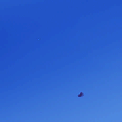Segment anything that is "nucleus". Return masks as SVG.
<instances>
[{
    "instance_id": "obj_1",
    "label": "nucleus",
    "mask_w": 122,
    "mask_h": 122,
    "mask_svg": "<svg viewBox=\"0 0 122 122\" xmlns=\"http://www.w3.org/2000/svg\"><path fill=\"white\" fill-rule=\"evenodd\" d=\"M82 95V93H81L80 95H79L78 96V97H81Z\"/></svg>"
}]
</instances>
